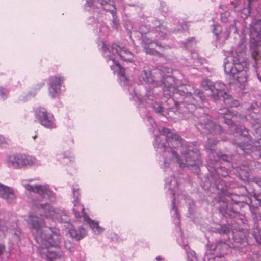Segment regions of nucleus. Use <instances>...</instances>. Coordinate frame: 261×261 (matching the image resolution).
<instances>
[{"label": "nucleus", "mask_w": 261, "mask_h": 261, "mask_svg": "<svg viewBox=\"0 0 261 261\" xmlns=\"http://www.w3.org/2000/svg\"><path fill=\"white\" fill-rule=\"evenodd\" d=\"M97 44L111 70L114 73L117 72L121 86L129 93L130 99L140 109V113L150 132L155 133L160 128L150 115L143 116V113L146 112L145 110L149 111L148 108L175 121L192 116L196 128L204 134H217L222 132L221 126L212 121L210 116L204 114L198 117L193 115L196 109L202 110L198 102L204 101L205 96L199 89L183 84L180 80L166 75L165 73H169L172 71L170 68L165 67L151 71L144 68L138 76L140 84H131L130 80L125 75V69L117 59L119 57L131 62L133 54L116 43L110 46L101 40Z\"/></svg>", "instance_id": "1"}, {"label": "nucleus", "mask_w": 261, "mask_h": 261, "mask_svg": "<svg viewBox=\"0 0 261 261\" xmlns=\"http://www.w3.org/2000/svg\"><path fill=\"white\" fill-rule=\"evenodd\" d=\"M154 134L153 146L159 153H163V161L160 167L170 175L165 179V189L173 197L170 213L176 225L180 224V216L176 205L185 203L188 205V216L194 218L195 204L181 189V179L175 175L173 169L177 164L181 168H187L198 174L201 165L200 154L192 143L187 142L176 133H173L166 128L158 129Z\"/></svg>", "instance_id": "2"}, {"label": "nucleus", "mask_w": 261, "mask_h": 261, "mask_svg": "<svg viewBox=\"0 0 261 261\" xmlns=\"http://www.w3.org/2000/svg\"><path fill=\"white\" fill-rule=\"evenodd\" d=\"M207 142L205 145L206 152L208 153L209 159L207 162V170L209 175L205 177L204 181V188L205 189H216L218 199L217 200L216 207L224 216L227 215L232 217L236 213V211L231 208L226 201L225 196H231V199L234 203L238 204L241 202V197L237 195L231 194L228 192V185L221 179V177L226 178L228 175L229 171L231 170L230 166L225 168L222 165L225 163H228V157L221 152L216 153L215 150V146L218 142V140L207 137ZM229 164L230 163H228Z\"/></svg>", "instance_id": "3"}, {"label": "nucleus", "mask_w": 261, "mask_h": 261, "mask_svg": "<svg viewBox=\"0 0 261 261\" xmlns=\"http://www.w3.org/2000/svg\"><path fill=\"white\" fill-rule=\"evenodd\" d=\"M35 241L37 252L47 261H64L59 244L62 237L59 229L47 227L44 220L34 214L28 215L26 219Z\"/></svg>", "instance_id": "4"}, {"label": "nucleus", "mask_w": 261, "mask_h": 261, "mask_svg": "<svg viewBox=\"0 0 261 261\" xmlns=\"http://www.w3.org/2000/svg\"><path fill=\"white\" fill-rule=\"evenodd\" d=\"M246 39L241 37L239 43L232 47L224 61L225 73L241 85L247 82V70L250 66L246 57Z\"/></svg>", "instance_id": "5"}, {"label": "nucleus", "mask_w": 261, "mask_h": 261, "mask_svg": "<svg viewBox=\"0 0 261 261\" xmlns=\"http://www.w3.org/2000/svg\"><path fill=\"white\" fill-rule=\"evenodd\" d=\"M33 205L40 216L55 222L64 223V227L68 230L72 238L80 241L87 236L88 229L85 222L74 224L70 223L68 213L64 209L56 208L48 203H40L37 201H34Z\"/></svg>", "instance_id": "6"}, {"label": "nucleus", "mask_w": 261, "mask_h": 261, "mask_svg": "<svg viewBox=\"0 0 261 261\" xmlns=\"http://www.w3.org/2000/svg\"><path fill=\"white\" fill-rule=\"evenodd\" d=\"M153 25H149V29L146 26L140 27L138 33L140 35L141 45L147 54L155 55L158 53L155 47L167 48L168 45L163 42L168 38L171 32L161 24L157 20L152 22Z\"/></svg>", "instance_id": "7"}, {"label": "nucleus", "mask_w": 261, "mask_h": 261, "mask_svg": "<svg viewBox=\"0 0 261 261\" xmlns=\"http://www.w3.org/2000/svg\"><path fill=\"white\" fill-rule=\"evenodd\" d=\"M233 242L230 241H219L215 245L208 244L206 254L203 258V261H215L216 257H221L227 252L231 248L237 249L239 252H245L244 248L247 245H250L249 232L248 230L242 229L239 231L232 230Z\"/></svg>", "instance_id": "8"}, {"label": "nucleus", "mask_w": 261, "mask_h": 261, "mask_svg": "<svg viewBox=\"0 0 261 261\" xmlns=\"http://www.w3.org/2000/svg\"><path fill=\"white\" fill-rule=\"evenodd\" d=\"M219 118L229 126L230 130L233 132L236 136L244 137L246 142H236L238 147L244 151L245 153L249 154L254 151L260 150V143L257 141L253 142L248 135V130L243 126L237 125L234 122L237 119V116L227 108L220 109L219 112Z\"/></svg>", "instance_id": "9"}, {"label": "nucleus", "mask_w": 261, "mask_h": 261, "mask_svg": "<svg viewBox=\"0 0 261 261\" xmlns=\"http://www.w3.org/2000/svg\"><path fill=\"white\" fill-rule=\"evenodd\" d=\"M250 52L254 60L252 65L256 71L261 67V49L258 46L261 37V10H257V14L250 25Z\"/></svg>", "instance_id": "10"}, {"label": "nucleus", "mask_w": 261, "mask_h": 261, "mask_svg": "<svg viewBox=\"0 0 261 261\" xmlns=\"http://www.w3.org/2000/svg\"><path fill=\"white\" fill-rule=\"evenodd\" d=\"M33 179H22L20 181L21 186L30 192L38 194L43 199L50 202L56 200V194L50 189L49 185L45 184H31Z\"/></svg>", "instance_id": "11"}, {"label": "nucleus", "mask_w": 261, "mask_h": 261, "mask_svg": "<svg viewBox=\"0 0 261 261\" xmlns=\"http://www.w3.org/2000/svg\"><path fill=\"white\" fill-rule=\"evenodd\" d=\"M37 162V160L35 157L25 154L12 153L6 156L7 165L16 169H21L34 165Z\"/></svg>", "instance_id": "12"}, {"label": "nucleus", "mask_w": 261, "mask_h": 261, "mask_svg": "<svg viewBox=\"0 0 261 261\" xmlns=\"http://www.w3.org/2000/svg\"><path fill=\"white\" fill-rule=\"evenodd\" d=\"M93 0H86L85 7L87 9H93L95 12H98L100 8L110 12L112 16V27L117 29L118 27L119 21L116 16V9L114 5L113 1L111 0H98L93 4Z\"/></svg>", "instance_id": "13"}, {"label": "nucleus", "mask_w": 261, "mask_h": 261, "mask_svg": "<svg viewBox=\"0 0 261 261\" xmlns=\"http://www.w3.org/2000/svg\"><path fill=\"white\" fill-rule=\"evenodd\" d=\"M226 87L225 84L220 81L213 83L211 90L212 98L216 101L222 97L226 105L231 107H237L239 104L238 102L230 98L225 91Z\"/></svg>", "instance_id": "14"}, {"label": "nucleus", "mask_w": 261, "mask_h": 261, "mask_svg": "<svg viewBox=\"0 0 261 261\" xmlns=\"http://www.w3.org/2000/svg\"><path fill=\"white\" fill-rule=\"evenodd\" d=\"M35 117L36 120L46 129L51 130L57 127L54 115L43 107H39L35 110Z\"/></svg>", "instance_id": "15"}, {"label": "nucleus", "mask_w": 261, "mask_h": 261, "mask_svg": "<svg viewBox=\"0 0 261 261\" xmlns=\"http://www.w3.org/2000/svg\"><path fill=\"white\" fill-rule=\"evenodd\" d=\"M66 78L62 73H57L49 77L48 80V93L49 96L55 99L60 96L62 88H64Z\"/></svg>", "instance_id": "16"}, {"label": "nucleus", "mask_w": 261, "mask_h": 261, "mask_svg": "<svg viewBox=\"0 0 261 261\" xmlns=\"http://www.w3.org/2000/svg\"><path fill=\"white\" fill-rule=\"evenodd\" d=\"M259 0H236L231 3L230 8L233 9L237 15L243 19L248 17L250 13V7Z\"/></svg>", "instance_id": "17"}, {"label": "nucleus", "mask_w": 261, "mask_h": 261, "mask_svg": "<svg viewBox=\"0 0 261 261\" xmlns=\"http://www.w3.org/2000/svg\"><path fill=\"white\" fill-rule=\"evenodd\" d=\"M75 219L77 222H85L95 235H100L105 231L104 228L99 226V222L91 219L85 212L75 217Z\"/></svg>", "instance_id": "18"}, {"label": "nucleus", "mask_w": 261, "mask_h": 261, "mask_svg": "<svg viewBox=\"0 0 261 261\" xmlns=\"http://www.w3.org/2000/svg\"><path fill=\"white\" fill-rule=\"evenodd\" d=\"M80 188L78 185H73L72 189L73 194V213L74 217L79 216V215L85 212L84 206L79 203V196L80 195Z\"/></svg>", "instance_id": "19"}, {"label": "nucleus", "mask_w": 261, "mask_h": 261, "mask_svg": "<svg viewBox=\"0 0 261 261\" xmlns=\"http://www.w3.org/2000/svg\"><path fill=\"white\" fill-rule=\"evenodd\" d=\"M221 19L222 22L223 23H227V22L231 21H233V23L231 24L229 28H226V31L224 34V39H222V41H223L224 40L228 39L231 32H233L234 34H237L238 29L236 26V20L232 19L229 12L226 11L222 13L221 14Z\"/></svg>", "instance_id": "20"}, {"label": "nucleus", "mask_w": 261, "mask_h": 261, "mask_svg": "<svg viewBox=\"0 0 261 261\" xmlns=\"http://www.w3.org/2000/svg\"><path fill=\"white\" fill-rule=\"evenodd\" d=\"M0 197L8 203L12 202L15 198L13 190L0 183Z\"/></svg>", "instance_id": "21"}, {"label": "nucleus", "mask_w": 261, "mask_h": 261, "mask_svg": "<svg viewBox=\"0 0 261 261\" xmlns=\"http://www.w3.org/2000/svg\"><path fill=\"white\" fill-rule=\"evenodd\" d=\"M254 115H256L254 113H250L249 117L251 119V124L255 132L253 135L257 140L261 139V121L257 118H254Z\"/></svg>", "instance_id": "22"}, {"label": "nucleus", "mask_w": 261, "mask_h": 261, "mask_svg": "<svg viewBox=\"0 0 261 261\" xmlns=\"http://www.w3.org/2000/svg\"><path fill=\"white\" fill-rule=\"evenodd\" d=\"M14 231V229H12L10 228H8V224H6V223L3 221H0V237H2L6 235V232H13ZM5 251V246L2 244L0 243V259H2V255Z\"/></svg>", "instance_id": "23"}, {"label": "nucleus", "mask_w": 261, "mask_h": 261, "mask_svg": "<svg viewBox=\"0 0 261 261\" xmlns=\"http://www.w3.org/2000/svg\"><path fill=\"white\" fill-rule=\"evenodd\" d=\"M44 85L45 83L43 81L37 83L34 85L32 90L28 92L25 97L21 99V100L25 101L34 97L36 95V92L40 90L44 86Z\"/></svg>", "instance_id": "24"}, {"label": "nucleus", "mask_w": 261, "mask_h": 261, "mask_svg": "<svg viewBox=\"0 0 261 261\" xmlns=\"http://www.w3.org/2000/svg\"><path fill=\"white\" fill-rule=\"evenodd\" d=\"M191 57L194 60L193 64H191L189 62L186 64V66H192L193 68H197L199 65L203 64L205 61L204 58H199L197 53L195 51H191Z\"/></svg>", "instance_id": "25"}, {"label": "nucleus", "mask_w": 261, "mask_h": 261, "mask_svg": "<svg viewBox=\"0 0 261 261\" xmlns=\"http://www.w3.org/2000/svg\"><path fill=\"white\" fill-rule=\"evenodd\" d=\"M109 28L104 23L98 22L96 24V33L99 37L107 35L109 32Z\"/></svg>", "instance_id": "26"}, {"label": "nucleus", "mask_w": 261, "mask_h": 261, "mask_svg": "<svg viewBox=\"0 0 261 261\" xmlns=\"http://www.w3.org/2000/svg\"><path fill=\"white\" fill-rule=\"evenodd\" d=\"M183 46L187 50H191L196 44L194 38L191 37L188 39L186 42H183Z\"/></svg>", "instance_id": "27"}, {"label": "nucleus", "mask_w": 261, "mask_h": 261, "mask_svg": "<svg viewBox=\"0 0 261 261\" xmlns=\"http://www.w3.org/2000/svg\"><path fill=\"white\" fill-rule=\"evenodd\" d=\"M252 237L255 240L256 242L261 245V230L258 228H254L253 229L252 233L251 234Z\"/></svg>", "instance_id": "28"}, {"label": "nucleus", "mask_w": 261, "mask_h": 261, "mask_svg": "<svg viewBox=\"0 0 261 261\" xmlns=\"http://www.w3.org/2000/svg\"><path fill=\"white\" fill-rule=\"evenodd\" d=\"M185 250L187 252L188 261H197V257L196 256V254L194 251L191 250L189 248L188 249L187 247L185 248Z\"/></svg>", "instance_id": "29"}, {"label": "nucleus", "mask_w": 261, "mask_h": 261, "mask_svg": "<svg viewBox=\"0 0 261 261\" xmlns=\"http://www.w3.org/2000/svg\"><path fill=\"white\" fill-rule=\"evenodd\" d=\"M201 85L205 90H211L213 82L208 79H204L202 81Z\"/></svg>", "instance_id": "30"}, {"label": "nucleus", "mask_w": 261, "mask_h": 261, "mask_svg": "<svg viewBox=\"0 0 261 261\" xmlns=\"http://www.w3.org/2000/svg\"><path fill=\"white\" fill-rule=\"evenodd\" d=\"M222 28L220 25H214L213 26V31L214 34L216 36L217 39L219 41H221L222 37L221 36H219V34L221 32Z\"/></svg>", "instance_id": "31"}, {"label": "nucleus", "mask_w": 261, "mask_h": 261, "mask_svg": "<svg viewBox=\"0 0 261 261\" xmlns=\"http://www.w3.org/2000/svg\"><path fill=\"white\" fill-rule=\"evenodd\" d=\"M21 232L18 230H15V232L13 233V236L12 240V243L15 244L16 243L18 246L19 245V241L21 239Z\"/></svg>", "instance_id": "32"}, {"label": "nucleus", "mask_w": 261, "mask_h": 261, "mask_svg": "<svg viewBox=\"0 0 261 261\" xmlns=\"http://www.w3.org/2000/svg\"><path fill=\"white\" fill-rule=\"evenodd\" d=\"M65 248L69 250L70 253L73 252L74 254H76V251L75 250L74 245L70 241H66L65 242Z\"/></svg>", "instance_id": "33"}, {"label": "nucleus", "mask_w": 261, "mask_h": 261, "mask_svg": "<svg viewBox=\"0 0 261 261\" xmlns=\"http://www.w3.org/2000/svg\"><path fill=\"white\" fill-rule=\"evenodd\" d=\"M9 91L3 87L0 86V97L3 100L6 99L9 95Z\"/></svg>", "instance_id": "34"}, {"label": "nucleus", "mask_w": 261, "mask_h": 261, "mask_svg": "<svg viewBox=\"0 0 261 261\" xmlns=\"http://www.w3.org/2000/svg\"><path fill=\"white\" fill-rule=\"evenodd\" d=\"M231 229H230L228 226L224 225L223 226H221L220 228H218V231L220 234H227L230 232Z\"/></svg>", "instance_id": "35"}, {"label": "nucleus", "mask_w": 261, "mask_h": 261, "mask_svg": "<svg viewBox=\"0 0 261 261\" xmlns=\"http://www.w3.org/2000/svg\"><path fill=\"white\" fill-rule=\"evenodd\" d=\"M62 155L64 159H68L71 162L75 161L74 156L69 151H64Z\"/></svg>", "instance_id": "36"}, {"label": "nucleus", "mask_w": 261, "mask_h": 261, "mask_svg": "<svg viewBox=\"0 0 261 261\" xmlns=\"http://www.w3.org/2000/svg\"><path fill=\"white\" fill-rule=\"evenodd\" d=\"M9 142V140L4 137L3 135H0V146L3 147H6Z\"/></svg>", "instance_id": "37"}, {"label": "nucleus", "mask_w": 261, "mask_h": 261, "mask_svg": "<svg viewBox=\"0 0 261 261\" xmlns=\"http://www.w3.org/2000/svg\"><path fill=\"white\" fill-rule=\"evenodd\" d=\"M74 256L76 259L75 261H86L85 255L79 251H76V254H74Z\"/></svg>", "instance_id": "38"}, {"label": "nucleus", "mask_w": 261, "mask_h": 261, "mask_svg": "<svg viewBox=\"0 0 261 261\" xmlns=\"http://www.w3.org/2000/svg\"><path fill=\"white\" fill-rule=\"evenodd\" d=\"M155 259L157 261H163L164 260V258L163 256L159 255L156 257Z\"/></svg>", "instance_id": "39"}, {"label": "nucleus", "mask_w": 261, "mask_h": 261, "mask_svg": "<svg viewBox=\"0 0 261 261\" xmlns=\"http://www.w3.org/2000/svg\"><path fill=\"white\" fill-rule=\"evenodd\" d=\"M41 156L42 158H46L47 157V155L45 153V152L41 153Z\"/></svg>", "instance_id": "40"}, {"label": "nucleus", "mask_w": 261, "mask_h": 261, "mask_svg": "<svg viewBox=\"0 0 261 261\" xmlns=\"http://www.w3.org/2000/svg\"><path fill=\"white\" fill-rule=\"evenodd\" d=\"M255 109V106L252 105L250 107V110H254Z\"/></svg>", "instance_id": "41"}, {"label": "nucleus", "mask_w": 261, "mask_h": 261, "mask_svg": "<svg viewBox=\"0 0 261 261\" xmlns=\"http://www.w3.org/2000/svg\"><path fill=\"white\" fill-rule=\"evenodd\" d=\"M174 31L175 32H178L182 31V30H181V29H177V30H174Z\"/></svg>", "instance_id": "42"}, {"label": "nucleus", "mask_w": 261, "mask_h": 261, "mask_svg": "<svg viewBox=\"0 0 261 261\" xmlns=\"http://www.w3.org/2000/svg\"><path fill=\"white\" fill-rule=\"evenodd\" d=\"M182 30H185L187 29V27L186 25H185V27H182Z\"/></svg>", "instance_id": "43"}, {"label": "nucleus", "mask_w": 261, "mask_h": 261, "mask_svg": "<svg viewBox=\"0 0 261 261\" xmlns=\"http://www.w3.org/2000/svg\"><path fill=\"white\" fill-rule=\"evenodd\" d=\"M10 257V253H9V254L6 257V260H8Z\"/></svg>", "instance_id": "44"}, {"label": "nucleus", "mask_w": 261, "mask_h": 261, "mask_svg": "<svg viewBox=\"0 0 261 261\" xmlns=\"http://www.w3.org/2000/svg\"><path fill=\"white\" fill-rule=\"evenodd\" d=\"M258 79H259V81L261 82V77L258 75Z\"/></svg>", "instance_id": "45"}, {"label": "nucleus", "mask_w": 261, "mask_h": 261, "mask_svg": "<svg viewBox=\"0 0 261 261\" xmlns=\"http://www.w3.org/2000/svg\"><path fill=\"white\" fill-rule=\"evenodd\" d=\"M71 142L72 143H73V139L72 138H71Z\"/></svg>", "instance_id": "46"}, {"label": "nucleus", "mask_w": 261, "mask_h": 261, "mask_svg": "<svg viewBox=\"0 0 261 261\" xmlns=\"http://www.w3.org/2000/svg\"><path fill=\"white\" fill-rule=\"evenodd\" d=\"M222 7H223V6H222V5H220L219 6L220 8H221V9H222Z\"/></svg>", "instance_id": "47"}, {"label": "nucleus", "mask_w": 261, "mask_h": 261, "mask_svg": "<svg viewBox=\"0 0 261 261\" xmlns=\"http://www.w3.org/2000/svg\"><path fill=\"white\" fill-rule=\"evenodd\" d=\"M87 23H88V24H92V23L90 22H89V21H88Z\"/></svg>", "instance_id": "48"}, {"label": "nucleus", "mask_w": 261, "mask_h": 261, "mask_svg": "<svg viewBox=\"0 0 261 261\" xmlns=\"http://www.w3.org/2000/svg\"><path fill=\"white\" fill-rule=\"evenodd\" d=\"M243 118L246 119H248V118H246V117H243Z\"/></svg>", "instance_id": "49"}, {"label": "nucleus", "mask_w": 261, "mask_h": 261, "mask_svg": "<svg viewBox=\"0 0 261 261\" xmlns=\"http://www.w3.org/2000/svg\"><path fill=\"white\" fill-rule=\"evenodd\" d=\"M179 230H180V233H181V235H182V231H181V229L180 228Z\"/></svg>", "instance_id": "50"}, {"label": "nucleus", "mask_w": 261, "mask_h": 261, "mask_svg": "<svg viewBox=\"0 0 261 261\" xmlns=\"http://www.w3.org/2000/svg\"><path fill=\"white\" fill-rule=\"evenodd\" d=\"M231 168H235V167H234L233 165H232V166H231Z\"/></svg>", "instance_id": "51"}, {"label": "nucleus", "mask_w": 261, "mask_h": 261, "mask_svg": "<svg viewBox=\"0 0 261 261\" xmlns=\"http://www.w3.org/2000/svg\"><path fill=\"white\" fill-rule=\"evenodd\" d=\"M132 34H133V32H131L130 36H132Z\"/></svg>", "instance_id": "52"}]
</instances>
